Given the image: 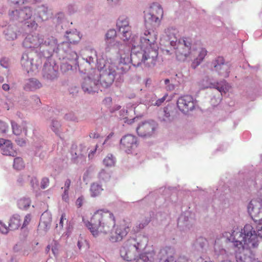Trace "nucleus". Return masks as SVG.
I'll use <instances>...</instances> for the list:
<instances>
[{
    "label": "nucleus",
    "mask_w": 262,
    "mask_h": 262,
    "mask_svg": "<svg viewBox=\"0 0 262 262\" xmlns=\"http://www.w3.org/2000/svg\"><path fill=\"white\" fill-rule=\"evenodd\" d=\"M212 64L219 75L225 78L229 76L230 66L227 63H225L223 57H217L212 62Z\"/></svg>",
    "instance_id": "ddd939ff"
},
{
    "label": "nucleus",
    "mask_w": 262,
    "mask_h": 262,
    "mask_svg": "<svg viewBox=\"0 0 262 262\" xmlns=\"http://www.w3.org/2000/svg\"><path fill=\"white\" fill-rule=\"evenodd\" d=\"M216 89L217 90H218L221 93H222V92H224V93H225V89H224V86H217L216 88Z\"/></svg>",
    "instance_id": "6e6d98bb"
},
{
    "label": "nucleus",
    "mask_w": 262,
    "mask_h": 262,
    "mask_svg": "<svg viewBox=\"0 0 262 262\" xmlns=\"http://www.w3.org/2000/svg\"><path fill=\"white\" fill-rule=\"evenodd\" d=\"M248 210L253 220L260 225L262 223V203L259 199H253L250 202Z\"/></svg>",
    "instance_id": "9b49d317"
},
{
    "label": "nucleus",
    "mask_w": 262,
    "mask_h": 262,
    "mask_svg": "<svg viewBox=\"0 0 262 262\" xmlns=\"http://www.w3.org/2000/svg\"><path fill=\"white\" fill-rule=\"evenodd\" d=\"M37 13H34V18L36 20V22H42L47 20L50 16V12L48 8L42 5L38 7L36 10Z\"/></svg>",
    "instance_id": "aec40b11"
},
{
    "label": "nucleus",
    "mask_w": 262,
    "mask_h": 262,
    "mask_svg": "<svg viewBox=\"0 0 262 262\" xmlns=\"http://www.w3.org/2000/svg\"><path fill=\"white\" fill-rule=\"evenodd\" d=\"M81 87L85 93L93 94L98 92L99 85L96 79L89 76L84 79Z\"/></svg>",
    "instance_id": "dca6fc26"
},
{
    "label": "nucleus",
    "mask_w": 262,
    "mask_h": 262,
    "mask_svg": "<svg viewBox=\"0 0 262 262\" xmlns=\"http://www.w3.org/2000/svg\"><path fill=\"white\" fill-rule=\"evenodd\" d=\"M164 83L165 84H167L169 83V80L168 79H166L165 80H164Z\"/></svg>",
    "instance_id": "0e129e2a"
},
{
    "label": "nucleus",
    "mask_w": 262,
    "mask_h": 262,
    "mask_svg": "<svg viewBox=\"0 0 262 262\" xmlns=\"http://www.w3.org/2000/svg\"><path fill=\"white\" fill-rule=\"evenodd\" d=\"M158 35L153 30L147 29L140 36V49L158 48L157 40Z\"/></svg>",
    "instance_id": "9d476101"
},
{
    "label": "nucleus",
    "mask_w": 262,
    "mask_h": 262,
    "mask_svg": "<svg viewBox=\"0 0 262 262\" xmlns=\"http://www.w3.org/2000/svg\"><path fill=\"white\" fill-rule=\"evenodd\" d=\"M52 251L53 254L56 256L58 254V244L55 242L54 246L52 248Z\"/></svg>",
    "instance_id": "a18cd8bd"
},
{
    "label": "nucleus",
    "mask_w": 262,
    "mask_h": 262,
    "mask_svg": "<svg viewBox=\"0 0 262 262\" xmlns=\"http://www.w3.org/2000/svg\"><path fill=\"white\" fill-rule=\"evenodd\" d=\"M49 183H50V181H49V178H46V177L43 178L41 179V181L40 182L41 188L42 189H45L47 188L49 186Z\"/></svg>",
    "instance_id": "c9c22d12"
},
{
    "label": "nucleus",
    "mask_w": 262,
    "mask_h": 262,
    "mask_svg": "<svg viewBox=\"0 0 262 262\" xmlns=\"http://www.w3.org/2000/svg\"><path fill=\"white\" fill-rule=\"evenodd\" d=\"M21 220L18 215L13 216L10 220L9 228L10 230L17 229L20 226Z\"/></svg>",
    "instance_id": "b1692460"
},
{
    "label": "nucleus",
    "mask_w": 262,
    "mask_h": 262,
    "mask_svg": "<svg viewBox=\"0 0 262 262\" xmlns=\"http://www.w3.org/2000/svg\"><path fill=\"white\" fill-rule=\"evenodd\" d=\"M64 222H67V220L66 219V215L65 213H62L61 216L60 222H59V226L61 228H63Z\"/></svg>",
    "instance_id": "ea45409f"
},
{
    "label": "nucleus",
    "mask_w": 262,
    "mask_h": 262,
    "mask_svg": "<svg viewBox=\"0 0 262 262\" xmlns=\"http://www.w3.org/2000/svg\"><path fill=\"white\" fill-rule=\"evenodd\" d=\"M167 96L168 95L167 94H165L162 98L159 99L156 101L155 105L157 106H160V105H161L162 103H163L164 101L166 100V98L167 97Z\"/></svg>",
    "instance_id": "a19ab883"
},
{
    "label": "nucleus",
    "mask_w": 262,
    "mask_h": 262,
    "mask_svg": "<svg viewBox=\"0 0 262 262\" xmlns=\"http://www.w3.org/2000/svg\"><path fill=\"white\" fill-rule=\"evenodd\" d=\"M16 143L19 146H24L26 144V141L23 139L17 138L15 139Z\"/></svg>",
    "instance_id": "49530a36"
},
{
    "label": "nucleus",
    "mask_w": 262,
    "mask_h": 262,
    "mask_svg": "<svg viewBox=\"0 0 262 262\" xmlns=\"http://www.w3.org/2000/svg\"><path fill=\"white\" fill-rule=\"evenodd\" d=\"M6 38L7 40H14L17 38L16 28L14 27H8L4 31Z\"/></svg>",
    "instance_id": "393cba45"
},
{
    "label": "nucleus",
    "mask_w": 262,
    "mask_h": 262,
    "mask_svg": "<svg viewBox=\"0 0 262 262\" xmlns=\"http://www.w3.org/2000/svg\"><path fill=\"white\" fill-rule=\"evenodd\" d=\"M116 31L114 29L109 30L106 34V39L108 43L106 50L109 51L112 46L116 49H119L121 45L119 41H115L114 38L116 37Z\"/></svg>",
    "instance_id": "6ab92c4d"
},
{
    "label": "nucleus",
    "mask_w": 262,
    "mask_h": 262,
    "mask_svg": "<svg viewBox=\"0 0 262 262\" xmlns=\"http://www.w3.org/2000/svg\"><path fill=\"white\" fill-rule=\"evenodd\" d=\"M31 220V214H27L25 216V217L22 228L25 227L27 225H28L30 223Z\"/></svg>",
    "instance_id": "4c0bfd02"
},
{
    "label": "nucleus",
    "mask_w": 262,
    "mask_h": 262,
    "mask_svg": "<svg viewBox=\"0 0 262 262\" xmlns=\"http://www.w3.org/2000/svg\"><path fill=\"white\" fill-rule=\"evenodd\" d=\"M119 31L123 34L122 38L123 40H127L130 38L131 36V28L129 29L122 30Z\"/></svg>",
    "instance_id": "473e14b6"
},
{
    "label": "nucleus",
    "mask_w": 262,
    "mask_h": 262,
    "mask_svg": "<svg viewBox=\"0 0 262 262\" xmlns=\"http://www.w3.org/2000/svg\"><path fill=\"white\" fill-rule=\"evenodd\" d=\"M60 124L57 121H53L52 123V129L56 134L59 133Z\"/></svg>",
    "instance_id": "f704fd0d"
},
{
    "label": "nucleus",
    "mask_w": 262,
    "mask_h": 262,
    "mask_svg": "<svg viewBox=\"0 0 262 262\" xmlns=\"http://www.w3.org/2000/svg\"><path fill=\"white\" fill-rule=\"evenodd\" d=\"M0 148L2 154L4 155L15 157L17 155L16 151L13 149L12 144L10 140L1 139Z\"/></svg>",
    "instance_id": "a211bd4d"
},
{
    "label": "nucleus",
    "mask_w": 262,
    "mask_h": 262,
    "mask_svg": "<svg viewBox=\"0 0 262 262\" xmlns=\"http://www.w3.org/2000/svg\"><path fill=\"white\" fill-rule=\"evenodd\" d=\"M179 109L184 113H187L194 107L193 98L190 95L180 97L177 100Z\"/></svg>",
    "instance_id": "4468645a"
},
{
    "label": "nucleus",
    "mask_w": 262,
    "mask_h": 262,
    "mask_svg": "<svg viewBox=\"0 0 262 262\" xmlns=\"http://www.w3.org/2000/svg\"><path fill=\"white\" fill-rule=\"evenodd\" d=\"M207 51L205 48H199L191 51L190 60L192 61L191 66L195 69L201 64L207 55Z\"/></svg>",
    "instance_id": "2eb2a0df"
},
{
    "label": "nucleus",
    "mask_w": 262,
    "mask_h": 262,
    "mask_svg": "<svg viewBox=\"0 0 262 262\" xmlns=\"http://www.w3.org/2000/svg\"><path fill=\"white\" fill-rule=\"evenodd\" d=\"M163 16V10L158 4L153 3L144 11V24L146 28L158 27Z\"/></svg>",
    "instance_id": "39448f33"
},
{
    "label": "nucleus",
    "mask_w": 262,
    "mask_h": 262,
    "mask_svg": "<svg viewBox=\"0 0 262 262\" xmlns=\"http://www.w3.org/2000/svg\"><path fill=\"white\" fill-rule=\"evenodd\" d=\"M103 164L106 167H112L115 164L114 158L112 155H108L103 160Z\"/></svg>",
    "instance_id": "7c9ffc66"
},
{
    "label": "nucleus",
    "mask_w": 262,
    "mask_h": 262,
    "mask_svg": "<svg viewBox=\"0 0 262 262\" xmlns=\"http://www.w3.org/2000/svg\"><path fill=\"white\" fill-rule=\"evenodd\" d=\"M196 245L203 249L208 245V242L206 238L200 237L197 239Z\"/></svg>",
    "instance_id": "2f4dec72"
},
{
    "label": "nucleus",
    "mask_w": 262,
    "mask_h": 262,
    "mask_svg": "<svg viewBox=\"0 0 262 262\" xmlns=\"http://www.w3.org/2000/svg\"><path fill=\"white\" fill-rule=\"evenodd\" d=\"M162 257L159 262H175L173 256V250L170 248H166L161 251Z\"/></svg>",
    "instance_id": "412c9836"
},
{
    "label": "nucleus",
    "mask_w": 262,
    "mask_h": 262,
    "mask_svg": "<svg viewBox=\"0 0 262 262\" xmlns=\"http://www.w3.org/2000/svg\"><path fill=\"white\" fill-rule=\"evenodd\" d=\"M146 238L144 236L129 238L124 243L120 249L121 257L127 261L136 259V262H150L145 253L140 255L139 257L136 258L140 250L146 244Z\"/></svg>",
    "instance_id": "7ed1b4c3"
},
{
    "label": "nucleus",
    "mask_w": 262,
    "mask_h": 262,
    "mask_svg": "<svg viewBox=\"0 0 262 262\" xmlns=\"http://www.w3.org/2000/svg\"><path fill=\"white\" fill-rule=\"evenodd\" d=\"M70 185H71L70 180L67 179L64 183V194L62 196L63 199L66 200L68 198V192L69 189Z\"/></svg>",
    "instance_id": "72a5a7b5"
},
{
    "label": "nucleus",
    "mask_w": 262,
    "mask_h": 262,
    "mask_svg": "<svg viewBox=\"0 0 262 262\" xmlns=\"http://www.w3.org/2000/svg\"><path fill=\"white\" fill-rule=\"evenodd\" d=\"M117 26L118 27L119 31L129 29L130 28V27L129 26L128 19L126 18H119L117 21Z\"/></svg>",
    "instance_id": "bb28decb"
},
{
    "label": "nucleus",
    "mask_w": 262,
    "mask_h": 262,
    "mask_svg": "<svg viewBox=\"0 0 262 262\" xmlns=\"http://www.w3.org/2000/svg\"><path fill=\"white\" fill-rule=\"evenodd\" d=\"M26 176H20L18 179H17V182L20 184H22L24 181H25V180L26 179Z\"/></svg>",
    "instance_id": "8fccbe9b"
},
{
    "label": "nucleus",
    "mask_w": 262,
    "mask_h": 262,
    "mask_svg": "<svg viewBox=\"0 0 262 262\" xmlns=\"http://www.w3.org/2000/svg\"><path fill=\"white\" fill-rule=\"evenodd\" d=\"M259 238L262 239V226L257 227L256 231L251 225L246 224L241 231H233L230 240L233 244L237 261H244L253 254L259 245Z\"/></svg>",
    "instance_id": "f03ea898"
},
{
    "label": "nucleus",
    "mask_w": 262,
    "mask_h": 262,
    "mask_svg": "<svg viewBox=\"0 0 262 262\" xmlns=\"http://www.w3.org/2000/svg\"><path fill=\"white\" fill-rule=\"evenodd\" d=\"M83 198L82 197L78 198L76 202V204L78 206V207H80L83 204Z\"/></svg>",
    "instance_id": "09e8293b"
},
{
    "label": "nucleus",
    "mask_w": 262,
    "mask_h": 262,
    "mask_svg": "<svg viewBox=\"0 0 262 262\" xmlns=\"http://www.w3.org/2000/svg\"><path fill=\"white\" fill-rule=\"evenodd\" d=\"M99 77L97 79L99 85L104 89L110 88L113 83L116 76L115 67L110 64L98 67Z\"/></svg>",
    "instance_id": "0eeeda50"
},
{
    "label": "nucleus",
    "mask_w": 262,
    "mask_h": 262,
    "mask_svg": "<svg viewBox=\"0 0 262 262\" xmlns=\"http://www.w3.org/2000/svg\"><path fill=\"white\" fill-rule=\"evenodd\" d=\"M10 3L12 4L16 5V4H23L25 2H27L28 0H9Z\"/></svg>",
    "instance_id": "c03bdc74"
},
{
    "label": "nucleus",
    "mask_w": 262,
    "mask_h": 262,
    "mask_svg": "<svg viewBox=\"0 0 262 262\" xmlns=\"http://www.w3.org/2000/svg\"><path fill=\"white\" fill-rule=\"evenodd\" d=\"M9 227H8L6 225L0 222V232L2 233H7L9 230Z\"/></svg>",
    "instance_id": "e433bc0d"
},
{
    "label": "nucleus",
    "mask_w": 262,
    "mask_h": 262,
    "mask_svg": "<svg viewBox=\"0 0 262 262\" xmlns=\"http://www.w3.org/2000/svg\"><path fill=\"white\" fill-rule=\"evenodd\" d=\"M9 15L13 19H17L20 21H26L27 26L32 29H36L37 23L33 16V10L29 7H24L19 10H15L10 11Z\"/></svg>",
    "instance_id": "423d86ee"
},
{
    "label": "nucleus",
    "mask_w": 262,
    "mask_h": 262,
    "mask_svg": "<svg viewBox=\"0 0 262 262\" xmlns=\"http://www.w3.org/2000/svg\"><path fill=\"white\" fill-rule=\"evenodd\" d=\"M2 88L4 91H8L10 89L9 85L8 84L5 83L2 85Z\"/></svg>",
    "instance_id": "864d4df0"
},
{
    "label": "nucleus",
    "mask_w": 262,
    "mask_h": 262,
    "mask_svg": "<svg viewBox=\"0 0 262 262\" xmlns=\"http://www.w3.org/2000/svg\"><path fill=\"white\" fill-rule=\"evenodd\" d=\"M176 49L177 59L180 61H185L187 58L190 59L191 40L189 37H183L179 39Z\"/></svg>",
    "instance_id": "6e6552de"
},
{
    "label": "nucleus",
    "mask_w": 262,
    "mask_h": 262,
    "mask_svg": "<svg viewBox=\"0 0 262 262\" xmlns=\"http://www.w3.org/2000/svg\"><path fill=\"white\" fill-rule=\"evenodd\" d=\"M115 224V217L112 212L107 210L99 209L94 213L86 226L94 237L102 234L107 235L110 242L116 243L121 241L127 235L130 231L131 224L121 223L117 225L113 231Z\"/></svg>",
    "instance_id": "f257e3e1"
},
{
    "label": "nucleus",
    "mask_w": 262,
    "mask_h": 262,
    "mask_svg": "<svg viewBox=\"0 0 262 262\" xmlns=\"http://www.w3.org/2000/svg\"><path fill=\"white\" fill-rule=\"evenodd\" d=\"M31 187L35 188L38 185V181L36 177H32L30 180Z\"/></svg>",
    "instance_id": "58836bf2"
},
{
    "label": "nucleus",
    "mask_w": 262,
    "mask_h": 262,
    "mask_svg": "<svg viewBox=\"0 0 262 262\" xmlns=\"http://www.w3.org/2000/svg\"><path fill=\"white\" fill-rule=\"evenodd\" d=\"M158 48L140 49L137 51L135 46L132 49L130 60L136 67L143 66L146 68H153L156 64L158 55Z\"/></svg>",
    "instance_id": "20e7f679"
},
{
    "label": "nucleus",
    "mask_w": 262,
    "mask_h": 262,
    "mask_svg": "<svg viewBox=\"0 0 262 262\" xmlns=\"http://www.w3.org/2000/svg\"><path fill=\"white\" fill-rule=\"evenodd\" d=\"M77 245H78L79 249H80L81 248V245L80 242L79 241L78 242Z\"/></svg>",
    "instance_id": "338daca9"
},
{
    "label": "nucleus",
    "mask_w": 262,
    "mask_h": 262,
    "mask_svg": "<svg viewBox=\"0 0 262 262\" xmlns=\"http://www.w3.org/2000/svg\"><path fill=\"white\" fill-rule=\"evenodd\" d=\"M43 38L38 34L35 35H29L25 39L23 45L26 48H36L43 43Z\"/></svg>",
    "instance_id": "f3484780"
},
{
    "label": "nucleus",
    "mask_w": 262,
    "mask_h": 262,
    "mask_svg": "<svg viewBox=\"0 0 262 262\" xmlns=\"http://www.w3.org/2000/svg\"><path fill=\"white\" fill-rule=\"evenodd\" d=\"M251 255H250V256H249L247 257V258L245 259V261H243V262H246V260L248 258L250 257V256ZM236 259H237V258H236ZM236 261H237V262H241V261H239V260H238V261H237V259H236ZM251 262H262V261L259 260H258V259H255V258H254V259H253L251 260Z\"/></svg>",
    "instance_id": "5fc2aeb1"
},
{
    "label": "nucleus",
    "mask_w": 262,
    "mask_h": 262,
    "mask_svg": "<svg viewBox=\"0 0 262 262\" xmlns=\"http://www.w3.org/2000/svg\"><path fill=\"white\" fill-rule=\"evenodd\" d=\"M139 226V229L143 228L145 226V225L142 224H140Z\"/></svg>",
    "instance_id": "680f3d73"
},
{
    "label": "nucleus",
    "mask_w": 262,
    "mask_h": 262,
    "mask_svg": "<svg viewBox=\"0 0 262 262\" xmlns=\"http://www.w3.org/2000/svg\"><path fill=\"white\" fill-rule=\"evenodd\" d=\"M13 167L17 170H21L25 167V163L20 157H17L14 159Z\"/></svg>",
    "instance_id": "c85d7f7f"
},
{
    "label": "nucleus",
    "mask_w": 262,
    "mask_h": 262,
    "mask_svg": "<svg viewBox=\"0 0 262 262\" xmlns=\"http://www.w3.org/2000/svg\"><path fill=\"white\" fill-rule=\"evenodd\" d=\"M170 44L171 46H174L177 45L176 41H174L173 40H171L170 41Z\"/></svg>",
    "instance_id": "052dcab7"
},
{
    "label": "nucleus",
    "mask_w": 262,
    "mask_h": 262,
    "mask_svg": "<svg viewBox=\"0 0 262 262\" xmlns=\"http://www.w3.org/2000/svg\"><path fill=\"white\" fill-rule=\"evenodd\" d=\"M112 101V99L111 97H107L104 100V101L105 102V103H111Z\"/></svg>",
    "instance_id": "4d7b16f0"
},
{
    "label": "nucleus",
    "mask_w": 262,
    "mask_h": 262,
    "mask_svg": "<svg viewBox=\"0 0 262 262\" xmlns=\"http://www.w3.org/2000/svg\"><path fill=\"white\" fill-rule=\"evenodd\" d=\"M200 259L202 260V262H212V261L210 260L209 259L204 260L202 258H200Z\"/></svg>",
    "instance_id": "e2e57ef3"
},
{
    "label": "nucleus",
    "mask_w": 262,
    "mask_h": 262,
    "mask_svg": "<svg viewBox=\"0 0 262 262\" xmlns=\"http://www.w3.org/2000/svg\"><path fill=\"white\" fill-rule=\"evenodd\" d=\"M50 249V245H48L47 248H46V251L47 253L49 252V250Z\"/></svg>",
    "instance_id": "69168bd1"
},
{
    "label": "nucleus",
    "mask_w": 262,
    "mask_h": 262,
    "mask_svg": "<svg viewBox=\"0 0 262 262\" xmlns=\"http://www.w3.org/2000/svg\"><path fill=\"white\" fill-rule=\"evenodd\" d=\"M31 200L29 198H24L18 202V206L21 209H25L30 206Z\"/></svg>",
    "instance_id": "c756f323"
},
{
    "label": "nucleus",
    "mask_w": 262,
    "mask_h": 262,
    "mask_svg": "<svg viewBox=\"0 0 262 262\" xmlns=\"http://www.w3.org/2000/svg\"><path fill=\"white\" fill-rule=\"evenodd\" d=\"M11 125L13 132L15 135H19L22 132L23 128H24L25 135H26L27 129L25 128L26 123L23 124L22 126H20L14 121H12Z\"/></svg>",
    "instance_id": "cd10ccee"
},
{
    "label": "nucleus",
    "mask_w": 262,
    "mask_h": 262,
    "mask_svg": "<svg viewBox=\"0 0 262 262\" xmlns=\"http://www.w3.org/2000/svg\"><path fill=\"white\" fill-rule=\"evenodd\" d=\"M138 138L132 134L123 136L120 141V149L127 154H133L139 146Z\"/></svg>",
    "instance_id": "1a4fd4ad"
},
{
    "label": "nucleus",
    "mask_w": 262,
    "mask_h": 262,
    "mask_svg": "<svg viewBox=\"0 0 262 262\" xmlns=\"http://www.w3.org/2000/svg\"><path fill=\"white\" fill-rule=\"evenodd\" d=\"M90 137L92 139H97L100 137L99 134L96 132H92L90 133Z\"/></svg>",
    "instance_id": "de8ad7c7"
},
{
    "label": "nucleus",
    "mask_w": 262,
    "mask_h": 262,
    "mask_svg": "<svg viewBox=\"0 0 262 262\" xmlns=\"http://www.w3.org/2000/svg\"><path fill=\"white\" fill-rule=\"evenodd\" d=\"M158 127L157 123L154 120L142 122L136 128L139 136L144 138L150 137L155 133Z\"/></svg>",
    "instance_id": "f8f14e48"
},
{
    "label": "nucleus",
    "mask_w": 262,
    "mask_h": 262,
    "mask_svg": "<svg viewBox=\"0 0 262 262\" xmlns=\"http://www.w3.org/2000/svg\"><path fill=\"white\" fill-rule=\"evenodd\" d=\"M78 88L76 86L71 88L70 90V93L71 94H74V93H78Z\"/></svg>",
    "instance_id": "603ef678"
},
{
    "label": "nucleus",
    "mask_w": 262,
    "mask_h": 262,
    "mask_svg": "<svg viewBox=\"0 0 262 262\" xmlns=\"http://www.w3.org/2000/svg\"><path fill=\"white\" fill-rule=\"evenodd\" d=\"M7 129V126L6 123L0 120V132L1 133H5Z\"/></svg>",
    "instance_id": "79ce46f5"
},
{
    "label": "nucleus",
    "mask_w": 262,
    "mask_h": 262,
    "mask_svg": "<svg viewBox=\"0 0 262 262\" xmlns=\"http://www.w3.org/2000/svg\"><path fill=\"white\" fill-rule=\"evenodd\" d=\"M8 59L6 58H3L1 60V64L4 68H7L8 67Z\"/></svg>",
    "instance_id": "37998d69"
},
{
    "label": "nucleus",
    "mask_w": 262,
    "mask_h": 262,
    "mask_svg": "<svg viewBox=\"0 0 262 262\" xmlns=\"http://www.w3.org/2000/svg\"><path fill=\"white\" fill-rule=\"evenodd\" d=\"M41 87V83L36 79H30L25 85V89L29 90H34Z\"/></svg>",
    "instance_id": "a878e982"
},
{
    "label": "nucleus",
    "mask_w": 262,
    "mask_h": 262,
    "mask_svg": "<svg viewBox=\"0 0 262 262\" xmlns=\"http://www.w3.org/2000/svg\"><path fill=\"white\" fill-rule=\"evenodd\" d=\"M66 37L70 43H76L78 42L81 38L79 33L76 31L67 32Z\"/></svg>",
    "instance_id": "5701e85b"
},
{
    "label": "nucleus",
    "mask_w": 262,
    "mask_h": 262,
    "mask_svg": "<svg viewBox=\"0 0 262 262\" xmlns=\"http://www.w3.org/2000/svg\"><path fill=\"white\" fill-rule=\"evenodd\" d=\"M73 57L74 59H77L78 58V56L77 54L75 52L73 53Z\"/></svg>",
    "instance_id": "bf43d9fd"
},
{
    "label": "nucleus",
    "mask_w": 262,
    "mask_h": 262,
    "mask_svg": "<svg viewBox=\"0 0 262 262\" xmlns=\"http://www.w3.org/2000/svg\"><path fill=\"white\" fill-rule=\"evenodd\" d=\"M114 136V133H110L107 137L106 139H108L111 138H112Z\"/></svg>",
    "instance_id": "13d9d810"
},
{
    "label": "nucleus",
    "mask_w": 262,
    "mask_h": 262,
    "mask_svg": "<svg viewBox=\"0 0 262 262\" xmlns=\"http://www.w3.org/2000/svg\"><path fill=\"white\" fill-rule=\"evenodd\" d=\"M109 2H112V3H116L119 1V0H108Z\"/></svg>",
    "instance_id": "774afa93"
},
{
    "label": "nucleus",
    "mask_w": 262,
    "mask_h": 262,
    "mask_svg": "<svg viewBox=\"0 0 262 262\" xmlns=\"http://www.w3.org/2000/svg\"><path fill=\"white\" fill-rule=\"evenodd\" d=\"M103 189L98 183L94 182L91 185L90 191L92 197H96L101 194Z\"/></svg>",
    "instance_id": "4be33fe9"
},
{
    "label": "nucleus",
    "mask_w": 262,
    "mask_h": 262,
    "mask_svg": "<svg viewBox=\"0 0 262 262\" xmlns=\"http://www.w3.org/2000/svg\"><path fill=\"white\" fill-rule=\"evenodd\" d=\"M105 174L107 175V174L106 173L105 170L102 169V170H101V171L99 173V178L100 179L103 180L104 179V175Z\"/></svg>",
    "instance_id": "3c124183"
}]
</instances>
